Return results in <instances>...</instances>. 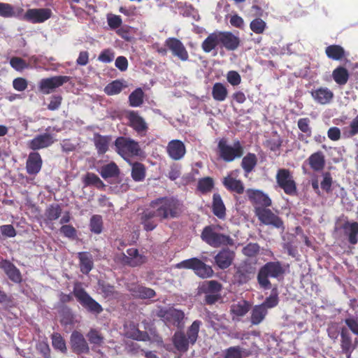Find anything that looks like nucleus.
Returning a JSON list of instances; mask_svg holds the SVG:
<instances>
[{
  "instance_id": "6",
  "label": "nucleus",
  "mask_w": 358,
  "mask_h": 358,
  "mask_svg": "<svg viewBox=\"0 0 358 358\" xmlns=\"http://www.w3.org/2000/svg\"><path fill=\"white\" fill-rule=\"evenodd\" d=\"M217 152L220 159L225 162H231L243 155L244 149L241 142L237 140L233 145L228 143L226 138H221L217 143Z\"/></svg>"
},
{
  "instance_id": "9",
  "label": "nucleus",
  "mask_w": 358,
  "mask_h": 358,
  "mask_svg": "<svg viewBox=\"0 0 358 358\" xmlns=\"http://www.w3.org/2000/svg\"><path fill=\"white\" fill-rule=\"evenodd\" d=\"M179 268L192 269L194 273L202 278L212 276L213 271L210 266L206 265L198 258L193 257L185 259L177 264Z\"/></svg>"
},
{
  "instance_id": "64",
  "label": "nucleus",
  "mask_w": 358,
  "mask_h": 358,
  "mask_svg": "<svg viewBox=\"0 0 358 358\" xmlns=\"http://www.w3.org/2000/svg\"><path fill=\"white\" fill-rule=\"evenodd\" d=\"M344 322L348 329L358 336V319L352 316L345 318Z\"/></svg>"
},
{
  "instance_id": "25",
  "label": "nucleus",
  "mask_w": 358,
  "mask_h": 358,
  "mask_svg": "<svg viewBox=\"0 0 358 358\" xmlns=\"http://www.w3.org/2000/svg\"><path fill=\"white\" fill-rule=\"evenodd\" d=\"M55 140L52 134L44 133L37 135L29 143V148L33 150H37L50 146Z\"/></svg>"
},
{
  "instance_id": "49",
  "label": "nucleus",
  "mask_w": 358,
  "mask_h": 358,
  "mask_svg": "<svg viewBox=\"0 0 358 358\" xmlns=\"http://www.w3.org/2000/svg\"><path fill=\"white\" fill-rule=\"evenodd\" d=\"M214 180L209 176L200 178L197 183V190L202 194L210 192L214 188Z\"/></svg>"
},
{
  "instance_id": "31",
  "label": "nucleus",
  "mask_w": 358,
  "mask_h": 358,
  "mask_svg": "<svg viewBox=\"0 0 358 358\" xmlns=\"http://www.w3.org/2000/svg\"><path fill=\"white\" fill-rule=\"evenodd\" d=\"M222 184L227 190L238 194H242L245 191L243 182L233 178L231 175H228L223 178Z\"/></svg>"
},
{
  "instance_id": "10",
  "label": "nucleus",
  "mask_w": 358,
  "mask_h": 358,
  "mask_svg": "<svg viewBox=\"0 0 358 358\" xmlns=\"http://www.w3.org/2000/svg\"><path fill=\"white\" fill-rule=\"evenodd\" d=\"M254 212L261 223L284 230L285 227L282 220L271 209L268 208L255 207Z\"/></svg>"
},
{
  "instance_id": "52",
  "label": "nucleus",
  "mask_w": 358,
  "mask_h": 358,
  "mask_svg": "<svg viewBox=\"0 0 358 358\" xmlns=\"http://www.w3.org/2000/svg\"><path fill=\"white\" fill-rule=\"evenodd\" d=\"M144 92L140 87L134 90L129 96V103L132 107H138L143 103Z\"/></svg>"
},
{
  "instance_id": "60",
  "label": "nucleus",
  "mask_w": 358,
  "mask_h": 358,
  "mask_svg": "<svg viewBox=\"0 0 358 358\" xmlns=\"http://www.w3.org/2000/svg\"><path fill=\"white\" fill-rule=\"evenodd\" d=\"M0 16L4 18L15 17L14 6L8 3L0 2Z\"/></svg>"
},
{
  "instance_id": "19",
  "label": "nucleus",
  "mask_w": 358,
  "mask_h": 358,
  "mask_svg": "<svg viewBox=\"0 0 358 358\" xmlns=\"http://www.w3.org/2000/svg\"><path fill=\"white\" fill-rule=\"evenodd\" d=\"M235 257L234 251L228 248H224L215 256V263L219 268L224 270L228 268L232 264Z\"/></svg>"
},
{
  "instance_id": "28",
  "label": "nucleus",
  "mask_w": 358,
  "mask_h": 358,
  "mask_svg": "<svg viewBox=\"0 0 358 358\" xmlns=\"http://www.w3.org/2000/svg\"><path fill=\"white\" fill-rule=\"evenodd\" d=\"M221 47L225 48L227 50L233 51L236 50L240 45V38L231 31H220Z\"/></svg>"
},
{
  "instance_id": "58",
  "label": "nucleus",
  "mask_w": 358,
  "mask_h": 358,
  "mask_svg": "<svg viewBox=\"0 0 358 358\" xmlns=\"http://www.w3.org/2000/svg\"><path fill=\"white\" fill-rule=\"evenodd\" d=\"M222 285L217 280L207 281L203 287L205 294H220Z\"/></svg>"
},
{
  "instance_id": "41",
  "label": "nucleus",
  "mask_w": 358,
  "mask_h": 358,
  "mask_svg": "<svg viewBox=\"0 0 358 358\" xmlns=\"http://www.w3.org/2000/svg\"><path fill=\"white\" fill-rule=\"evenodd\" d=\"M332 78L338 85H345L349 80L348 71L345 67L339 66L333 71Z\"/></svg>"
},
{
  "instance_id": "45",
  "label": "nucleus",
  "mask_w": 358,
  "mask_h": 358,
  "mask_svg": "<svg viewBox=\"0 0 358 358\" xmlns=\"http://www.w3.org/2000/svg\"><path fill=\"white\" fill-rule=\"evenodd\" d=\"M98 288L101 292V294L106 299H111L115 297V296L117 294V292L115 290V286L110 285L108 282L99 280L98 281Z\"/></svg>"
},
{
  "instance_id": "55",
  "label": "nucleus",
  "mask_w": 358,
  "mask_h": 358,
  "mask_svg": "<svg viewBox=\"0 0 358 358\" xmlns=\"http://www.w3.org/2000/svg\"><path fill=\"white\" fill-rule=\"evenodd\" d=\"M62 214V208L57 203L50 205L45 210V215L48 221L57 220Z\"/></svg>"
},
{
  "instance_id": "63",
  "label": "nucleus",
  "mask_w": 358,
  "mask_h": 358,
  "mask_svg": "<svg viewBox=\"0 0 358 358\" xmlns=\"http://www.w3.org/2000/svg\"><path fill=\"white\" fill-rule=\"evenodd\" d=\"M282 144V139L280 136H278L276 138L267 140L264 145L271 151L275 152L280 150Z\"/></svg>"
},
{
  "instance_id": "8",
  "label": "nucleus",
  "mask_w": 358,
  "mask_h": 358,
  "mask_svg": "<svg viewBox=\"0 0 358 358\" xmlns=\"http://www.w3.org/2000/svg\"><path fill=\"white\" fill-rule=\"evenodd\" d=\"M276 182L284 192L289 196L296 194V183L292 172L287 169H279L275 176Z\"/></svg>"
},
{
  "instance_id": "40",
  "label": "nucleus",
  "mask_w": 358,
  "mask_h": 358,
  "mask_svg": "<svg viewBox=\"0 0 358 358\" xmlns=\"http://www.w3.org/2000/svg\"><path fill=\"white\" fill-rule=\"evenodd\" d=\"M110 138L108 136H101L96 134L94 137V143L99 155L105 154L108 150Z\"/></svg>"
},
{
  "instance_id": "59",
  "label": "nucleus",
  "mask_w": 358,
  "mask_h": 358,
  "mask_svg": "<svg viewBox=\"0 0 358 358\" xmlns=\"http://www.w3.org/2000/svg\"><path fill=\"white\" fill-rule=\"evenodd\" d=\"M250 29L257 34H262L266 28V23L261 18L257 17L251 21Z\"/></svg>"
},
{
  "instance_id": "61",
  "label": "nucleus",
  "mask_w": 358,
  "mask_h": 358,
  "mask_svg": "<svg viewBox=\"0 0 358 358\" xmlns=\"http://www.w3.org/2000/svg\"><path fill=\"white\" fill-rule=\"evenodd\" d=\"M259 249L260 247L258 243H250L243 248L242 252L247 257H253L259 253Z\"/></svg>"
},
{
  "instance_id": "32",
  "label": "nucleus",
  "mask_w": 358,
  "mask_h": 358,
  "mask_svg": "<svg viewBox=\"0 0 358 358\" xmlns=\"http://www.w3.org/2000/svg\"><path fill=\"white\" fill-rule=\"evenodd\" d=\"M221 46L220 31L210 34L201 43V48L206 53L210 52L217 46Z\"/></svg>"
},
{
  "instance_id": "36",
  "label": "nucleus",
  "mask_w": 358,
  "mask_h": 358,
  "mask_svg": "<svg viewBox=\"0 0 358 358\" xmlns=\"http://www.w3.org/2000/svg\"><path fill=\"white\" fill-rule=\"evenodd\" d=\"M325 54L329 59L341 61L346 57L344 48L340 45H330L325 48Z\"/></svg>"
},
{
  "instance_id": "4",
  "label": "nucleus",
  "mask_w": 358,
  "mask_h": 358,
  "mask_svg": "<svg viewBox=\"0 0 358 358\" xmlns=\"http://www.w3.org/2000/svg\"><path fill=\"white\" fill-rule=\"evenodd\" d=\"M201 324V321L196 320L187 328L186 334L182 331H176L174 333L172 341L178 351L186 352L189 350V345H193L196 343Z\"/></svg>"
},
{
  "instance_id": "1",
  "label": "nucleus",
  "mask_w": 358,
  "mask_h": 358,
  "mask_svg": "<svg viewBox=\"0 0 358 358\" xmlns=\"http://www.w3.org/2000/svg\"><path fill=\"white\" fill-rule=\"evenodd\" d=\"M150 207L155 210L160 220L179 217L183 213L184 206L175 197H159L150 203Z\"/></svg>"
},
{
  "instance_id": "35",
  "label": "nucleus",
  "mask_w": 358,
  "mask_h": 358,
  "mask_svg": "<svg viewBox=\"0 0 358 358\" xmlns=\"http://www.w3.org/2000/svg\"><path fill=\"white\" fill-rule=\"evenodd\" d=\"M297 126L299 130L302 132L299 134L298 138L301 141L308 143V138L312 136V128L310 127V120L308 117H302L299 119Z\"/></svg>"
},
{
  "instance_id": "22",
  "label": "nucleus",
  "mask_w": 358,
  "mask_h": 358,
  "mask_svg": "<svg viewBox=\"0 0 358 358\" xmlns=\"http://www.w3.org/2000/svg\"><path fill=\"white\" fill-rule=\"evenodd\" d=\"M314 101L321 105L330 103L334 97V92L327 87H320L310 92Z\"/></svg>"
},
{
  "instance_id": "18",
  "label": "nucleus",
  "mask_w": 358,
  "mask_h": 358,
  "mask_svg": "<svg viewBox=\"0 0 358 358\" xmlns=\"http://www.w3.org/2000/svg\"><path fill=\"white\" fill-rule=\"evenodd\" d=\"M70 342L73 352L77 355L90 352L88 343L80 332L74 331L71 335Z\"/></svg>"
},
{
  "instance_id": "29",
  "label": "nucleus",
  "mask_w": 358,
  "mask_h": 358,
  "mask_svg": "<svg viewBox=\"0 0 358 358\" xmlns=\"http://www.w3.org/2000/svg\"><path fill=\"white\" fill-rule=\"evenodd\" d=\"M0 268L3 270L8 278L15 283L22 282L20 270L10 261L5 259L0 262Z\"/></svg>"
},
{
  "instance_id": "46",
  "label": "nucleus",
  "mask_w": 358,
  "mask_h": 358,
  "mask_svg": "<svg viewBox=\"0 0 358 358\" xmlns=\"http://www.w3.org/2000/svg\"><path fill=\"white\" fill-rule=\"evenodd\" d=\"M345 234L348 236V241L355 245L358 241V222L346 223L344 226Z\"/></svg>"
},
{
  "instance_id": "3",
  "label": "nucleus",
  "mask_w": 358,
  "mask_h": 358,
  "mask_svg": "<svg viewBox=\"0 0 358 358\" xmlns=\"http://www.w3.org/2000/svg\"><path fill=\"white\" fill-rule=\"evenodd\" d=\"M222 227L220 224L206 226L201 234V240L213 248L234 246V240L227 234H222Z\"/></svg>"
},
{
  "instance_id": "38",
  "label": "nucleus",
  "mask_w": 358,
  "mask_h": 358,
  "mask_svg": "<svg viewBox=\"0 0 358 358\" xmlns=\"http://www.w3.org/2000/svg\"><path fill=\"white\" fill-rule=\"evenodd\" d=\"M268 314V310L263 306L256 305L251 311L250 323L252 325H258L264 321Z\"/></svg>"
},
{
  "instance_id": "62",
  "label": "nucleus",
  "mask_w": 358,
  "mask_h": 358,
  "mask_svg": "<svg viewBox=\"0 0 358 358\" xmlns=\"http://www.w3.org/2000/svg\"><path fill=\"white\" fill-rule=\"evenodd\" d=\"M323 180L320 183L321 188L327 193L331 192V185L333 183V179L329 172H325L322 174Z\"/></svg>"
},
{
  "instance_id": "42",
  "label": "nucleus",
  "mask_w": 358,
  "mask_h": 358,
  "mask_svg": "<svg viewBox=\"0 0 358 358\" xmlns=\"http://www.w3.org/2000/svg\"><path fill=\"white\" fill-rule=\"evenodd\" d=\"M228 95L226 86L222 83H215L212 87V96L216 101H224Z\"/></svg>"
},
{
  "instance_id": "11",
  "label": "nucleus",
  "mask_w": 358,
  "mask_h": 358,
  "mask_svg": "<svg viewBox=\"0 0 358 358\" xmlns=\"http://www.w3.org/2000/svg\"><path fill=\"white\" fill-rule=\"evenodd\" d=\"M70 80L71 77L67 76H56L43 78L38 83V90L43 94H49Z\"/></svg>"
},
{
  "instance_id": "14",
  "label": "nucleus",
  "mask_w": 358,
  "mask_h": 358,
  "mask_svg": "<svg viewBox=\"0 0 358 358\" xmlns=\"http://www.w3.org/2000/svg\"><path fill=\"white\" fill-rule=\"evenodd\" d=\"M255 273V266L249 262L244 261L236 267L234 278L238 284L247 283Z\"/></svg>"
},
{
  "instance_id": "17",
  "label": "nucleus",
  "mask_w": 358,
  "mask_h": 358,
  "mask_svg": "<svg viewBox=\"0 0 358 358\" xmlns=\"http://www.w3.org/2000/svg\"><path fill=\"white\" fill-rule=\"evenodd\" d=\"M52 15L49 8H31L25 13L23 19L34 24L42 23L48 20Z\"/></svg>"
},
{
  "instance_id": "48",
  "label": "nucleus",
  "mask_w": 358,
  "mask_h": 358,
  "mask_svg": "<svg viewBox=\"0 0 358 358\" xmlns=\"http://www.w3.org/2000/svg\"><path fill=\"white\" fill-rule=\"evenodd\" d=\"M257 164V157L254 153H248L243 157L241 162V167L246 173L252 172Z\"/></svg>"
},
{
  "instance_id": "2",
  "label": "nucleus",
  "mask_w": 358,
  "mask_h": 358,
  "mask_svg": "<svg viewBox=\"0 0 358 358\" xmlns=\"http://www.w3.org/2000/svg\"><path fill=\"white\" fill-rule=\"evenodd\" d=\"M73 295L76 297L77 301L89 313L99 315L103 312V309L101 304L94 300L78 282L74 285L72 294H64L63 292L59 294V301L62 303H69L73 299Z\"/></svg>"
},
{
  "instance_id": "43",
  "label": "nucleus",
  "mask_w": 358,
  "mask_h": 358,
  "mask_svg": "<svg viewBox=\"0 0 358 358\" xmlns=\"http://www.w3.org/2000/svg\"><path fill=\"white\" fill-rule=\"evenodd\" d=\"M125 81L122 80H115L108 83L104 87V92L108 96H113L120 94L122 90L127 87Z\"/></svg>"
},
{
  "instance_id": "39",
  "label": "nucleus",
  "mask_w": 358,
  "mask_h": 358,
  "mask_svg": "<svg viewBox=\"0 0 358 358\" xmlns=\"http://www.w3.org/2000/svg\"><path fill=\"white\" fill-rule=\"evenodd\" d=\"M251 355L249 350H247L239 345L231 346L224 351V358H244Z\"/></svg>"
},
{
  "instance_id": "47",
  "label": "nucleus",
  "mask_w": 358,
  "mask_h": 358,
  "mask_svg": "<svg viewBox=\"0 0 358 358\" xmlns=\"http://www.w3.org/2000/svg\"><path fill=\"white\" fill-rule=\"evenodd\" d=\"M120 173L117 165L112 162L101 167L100 174L104 179L116 177Z\"/></svg>"
},
{
  "instance_id": "56",
  "label": "nucleus",
  "mask_w": 358,
  "mask_h": 358,
  "mask_svg": "<svg viewBox=\"0 0 358 358\" xmlns=\"http://www.w3.org/2000/svg\"><path fill=\"white\" fill-rule=\"evenodd\" d=\"M36 350L43 358H51V349L46 340L38 341L36 344Z\"/></svg>"
},
{
  "instance_id": "12",
  "label": "nucleus",
  "mask_w": 358,
  "mask_h": 358,
  "mask_svg": "<svg viewBox=\"0 0 358 358\" xmlns=\"http://www.w3.org/2000/svg\"><path fill=\"white\" fill-rule=\"evenodd\" d=\"M157 315L164 321L177 327L180 326L185 317V313L182 310L173 308H161L157 312Z\"/></svg>"
},
{
  "instance_id": "50",
  "label": "nucleus",
  "mask_w": 358,
  "mask_h": 358,
  "mask_svg": "<svg viewBox=\"0 0 358 358\" xmlns=\"http://www.w3.org/2000/svg\"><path fill=\"white\" fill-rule=\"evenodd\" d=\"M52 345L55 350H58L63 354L67 352L66 341L59 333L54 332L51 336Z\"/></svg>"
},
{
  "instance_id": "7",
  "label": "nucleus",
  "mask_w": 358,
  "mask_h": 358,
  "mask_svg": "<svg viewBox=\"0 0 358 358\" xmlns=\"http://www.w3.org/2000/svg\"><path fill=\"white\" fill-rule=\"evenodd\" d=\"M116 152L124 159L140 156L141 149L138 143L130 138L117 137L114 143Z\"/></svg>"
},
{
  "instance_id": "57",
  "label": "nucleus",
  "mask_w": 358,
  "mask_h": 358,
  "mask_svg": "<svg viewBox=\"0 0 358 358\" xmlns=\"http://www.w3.org/2000/svg\"><path fill=\"white\" fill-rule=\"evenodd\" d=\"M87 337L90 343L97 346L101 345L104 340L101 334L95 329H91L87 334Z\"/></svg>"
},
{
  "instance_id": "51",
  "label": "nucleus",
  "mask_w": 358,
  "mask_h": 358,
  "mask_svg": "<svg viewBox=\"0 0 358 358\" xmlns=\"http://www.w3.org/2000/svg\"><path fill=\"white\" fill-rule=\"evenodd\" d=\"M250 305L248 301L243 300L231 306V313L236 316L243 317L250 310Z\"/></svg>"
},
{
  "instance_id": "26",
  "label": "nucleus",
  "mask_w": 358,
  "mask_h": 358,
  "mask_svg": "<svg viewBox=\"0 0 358 358\" xmlns=\"http://www.w3.org/2000/svg\"><path fill=\"white\" fill-rule=\"evenodd\" d=\"M166 150L169 156L173 160L181 159L186 153L184 143L180 140H172L167 145Z\"/></svg>"
},
{
  "instance_id": "15",
  "label": "nucleus",
  "mask_w": 358,
  "mask_h": 358,
  "mask_svg": "<svg viewBox=\"0 0 358 358\" xmlns=\"http://www.w3.org/2000/svg\"><path fill=\"white\" fill-rule=\"evenodd\" d=\"M246 194L248 199L255 207L268 208L272 201L269 196L259 189H248Z\"/></svg>"
},
{
  "instance_id": "24",
  "label": "nucleus",
  "mask_w": 358,
  "mask_h": 358,
  "mask_svg": "<svg viewBox=\"0 0 358 358\" xmlns=\"http://www.w3.org/2000/svg\"><path fill=\"white\" fill-rule=\"evenodd\" d=\"M157 218H158L157 214L154 209H145L141 213V223L143 226V229L147 231H152L155 229L157 224L158 222Z\"/></svg>"
},
{
  "instance_id": "23",
  "label": "nucleus",
  "mask_w": 358,
  "mask_h": 358,
  "mask_svg": "<svg viewBox=\"0 0 358 358\" xmlns=\"http://www.w3.org/2000/svg\"><path fill=\"white\" fill-rule=\"evenodd\" d=\"M43 160L37 152H30L26 162V171L29 175L36 176L41 170Z\"/></svg>"
},
{
  "instance_id": "27",
  "label": "nucleus",
  "mask_w": 358,
  "mask_h": 358,
  "mask_svg": "<svg viewBox=\"0 0 358 358\" xmlns=\"http://www.w3.org/2000/svg\"><path fill=\"white\" fill-rule=\"evenodd\" d=\"M127 289L134 298L147 299L156 296L154 289L138 284L129 285Z\"/></svg>"
},
{
  "instance_id": "20",
  "label": "nucleus",
  "mask_w": 358,
  "mask_h": 358,
  "mask_svg": "<svg viewBox=\"0 0 358 358\" xmlns=\"http://www.w3.org/2000/svg\"><path fill=\"white\" fill-rule=\"evenodd\" d=\"M127 253V255L122 254V262L129 266H140L147 262V257L140 254L136 248H129Z\"/></svg>"
},
{
  "instance_id": "13",
  "label": "nucleus",
  "mask_w": 358,
  "mask_h": 358,
  "mask_svg": "<svg viewBox=\"0 0 358 358\" xmlns=\"http://www.w3.org/2000/svg\"><path fill=\"white\" fill-rule=\"evenodd\" d=\"M165 45L171 51L173 56L181 61L186 62L189 59L188 52L179 39L174 37L168 38L165 41Z\"/></svg>"
},
{
  "instance_id": "34",
  "label": "nucleus",
  "mask_w": 358,
  "mask_h": 358,
  "mask_svg": "<svg viewBox=\"0 0 358 358\" xmlns=\"http://www.w3.org/2000/svg\"><path fill=\"white\" fill-rule=\"evenodd\" d=\"M125 335L129 338L139 341H148L150 339L148 332L141 331L138 328V326L134 324H129L125 332Z\"/></svg>"
},
{
  "instance_id": "37",
  "label": "nucleus",
  "mask_w": 358,
  "mask_h": 358,
  "mask_svg": "<svg viewBox=\"0 0 358 358\" xmlns=\"http://www.w3.org/2000/svg\"><path fill=\"white\" fill-rule=\"evenodd\" d=\"M78 257L80 262V271L84 274H88L94 266L92 255L87 252H78Z\"/></svg>"
},
{
  "instance_id": "33",
  "label": "nucleus",
  "mask_w": 358,
  "mask_h": 358,
  "mask_svg": "<svg viewBox=\"0 0 358 358\" xmlns=\"http://www.w3.org/2000/svg\"><path fill=\"white\" fill-rule=\"evenodd\" d=\"M212 212L220 220L226 217V207L219 193H214L213 195Z\"/></svg>"
},
{
  "instance_id": "30",
  "label": "nucleus",
  "mask_w": 358,
  "mask_h": 358,
  "mask_svg": "<svg viewBox=\"0 0 358 358\" xmlns=\"http://www.w3.org/2000/svg\"><path fill=\"white\" fill-rule=\"evenodd\" d=\"M306 162L308 164L313 171L320 172L324 169L326 164L325 156L322 151H317L311 154Z\"/></svg>"
},
{
  "instance_id": "53",
  "label": "nucleus",
  "mask_w": 358,
  "mask_h": 358,
  "mask_svg": "<svg viewBox=\"0 0 358 358\" xmlns=\"http://www.w3.org/2000/svg\"><path fill=\"white\" fill-rule=\"evenodd\" d=\"M131 177L136 182L143 181L145 178V167L140 162H135L132 165Z\"/></svg>"
},
{
  "instance_id": "54",
  "label": "nucleus",
  "mask_w": 358,
  "mask_h": 358,
  "mask_svg": "<svg viewBox=\"0 0 358 358\" xmlns=\"http://www.w3.org/2000/svg\"><path fill=\"white\" fill-rule=\"evenodd\" d=\"M90 229L95 234H100L103 231V220L99 215H94L90 220Z\"/></svg>"
},
{
  "instance_id": "5",
  "label": "nucleus",
  "mask_w": 358,
  "mask_h": 358,
  "mask_svg": "<svg viewBox=\"0 0 358 358\" xmlns=\"http://www.w3.org/2000/svg\"><path fill=\"white\" fill-rule=\"evenodd\" d=\"M285 269L279 261L268 262L263 265L259 270L257 279L261 288L269 289L271 282L269 278L279 279L283 277Z\"/></svg>"
},
{
  "instance_id": "16",
  "label": "nucleus",
  "mask_w": 358,
  "mask_h": 358,
  "mask_svg": "<svg viewBox=\"0 0 358 358\" xmlns=\"http://www.w3.org/2000/svg\"><path fill=\"white\" fill-rule=\"evenodd\" d=\"M129 125L138 134L145 136L148 126L144 118L137 111L130 110L127 114Z\"/></svg>"
},
{
  "instance_id": "44",
  "label": "nucleus",
  "mask_w": 358,
  "mask_h": 358,
  "mask_svg": "<svg viewBox=\"0 0 358 358\" xmlns=\"http://www.w3.org/2000/svg\"><path fill=\"white\" fill-rule=\"evenodd\" d=\"M83 182L86 187L94 186L99 189H103L106 186L98 176L91 172H87L84 176L83 178Z\"/></svg>"
},
{
  "instance_id": "21",
  "label": "nucleus",
  "mask_w": 358,
  "mask_h": 358,
  "mask_svg": "<svg viewBox=\"0 0 358 358\" xmlns=\"http://www.w3.org/2000/svg\"><path fill=\"white\" fill-rule=\"evenodd\" d=\"M357 345V338H355L353 343L350 334L346 328L343 327L341 331V348L343 353L346 355L347 358H350L352 352Z\"/></svg>"
}]
</instances>
